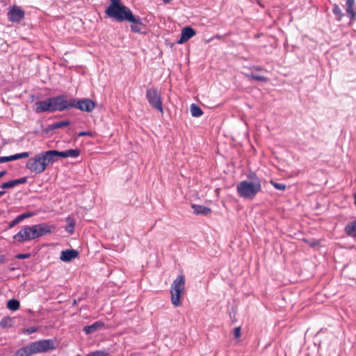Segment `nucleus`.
Masks as SVG:
<instances>
[{"label":"nucleus","instance_id":"25","mask_svg":"<svg viewBox=\"0 0 356 356\" xmlns=\"http://www.w3.org/2000/svg\"><path fill=\"white\" fill-rule=\"evenodd\" d=\"M191 113L193 117H200L203 114L201 108L195 104H192L191 106Z\"/></svg>","mask_w":356,"mask_h":356},{"label":"nucleus","instance_id":"6","mask_svg":"<svg viewBox=\"0 0 356 356\" xmlns=\"http://www.w3.org/2000/svg\"><path fill=\"white\" fill-rule=\"evenodd\" d=\"M146 98L149 105L163 113V103L160 91L157 88H152L146 90Z\"/></svg>","mask_w":356,"mask_h":356},{"label":"nucleus","instance_id":"26","mask_svg":"<svg viewBox=\"0 0 356 356\" xmlns=\"http://www.w3.org/2000/svg\"><path fill=\"white\" fill-rule=\"evenodd\" d=\"M13 325V319L10 316H4L0 321V326L3 328L10 327Z\"/></svg>","mask_w":356,"mask_h":356},{"label":"nucleus","instance_id":"30","mask_svg":"<svg viewBox=\"0 0 356 356\" xmlns=\"http://www.w3.org/2000/svg\"><path fill=\"white\" fill-rule=\"evenodd\" d=\"M67 221L68 224H67L65 229L68 233L72 234L74 232V229L75 221L74 219H72L70 217L67 218Z\"/></svg>","mask_w":356,"mask_h":356},{"label":"nucleus","instance_id":"22","mask_svg":"<svg viewBox=\"0 0 356 356\" xmlns=\"http://www.w3.org/2000/svg\"><path fill=\"white\" fill-rule=\"evenodd\" d=\"M26 179H12L10 181L3 183L0 188L2 189L8 188H13L15 186H17L19 184H24L26 182Z\"/></svg>","mask_w":356,"mask_h":356},{"label":"nucleus","instance_id":"15","mask_svg":"<svg viewBox=\"0 0 356 356\" xmlns=\"http://www.w3.org/2000/svg\"><path fill=\"white\" fill-rule=\"evenodd\" d=\"M185 289V277L184 275H179L173 281L170 290H184Z\"/></svg>","mask_w":356,"mask_h":356},{"label":"nucleus","instance_id":"37","mask_svg":"<svg viewBox=\"0 0 356 356\" xmlns=\"http://www.w3.org/2000/svg\"><path fill=\"white\" fill-rule=\"evenodd\" d=\"M78 136H91V134H90V132H88V131H81V132L79 133Z\"/></svg>","mask_w":356,"mask_h":356},{"label":"nucleus","instance_id":"32","mask_svg":"<svg viewBox=\"0 0 356 356\" xmlns=\"http://www.w3.org/2000/svg\"><path fill=\"white\" fill-rule=\"evenodd\" d=\"M270 184L277 189L280 191L285 190L286 186L284 184H280L276 182L274 179H270Z\"/></svg>","mask_w":356,"mask_h":356},{"label":"nucleus","instance_id":"7","mask_svg":"<svg viewBox=\"0 0 356 356\" xmlns=\"http://www.w3.org/2000/svg\"><path fill=\"white\" fill-rule=\"evenodd\" d=\"M52 105V111L62 112L72 108L71 99H68L65 95H60L50 97Z\"/></svg>","mask_w":356,"mask_h":356},{"label":"nucleus","instance_id":"18","mask_svg":"<svg viewBox=\"0 0 356 356\" xmlns=\"http://www.w3.org/2000/svg\"><path fill=\"white\" fill-rule=\"evenodd\" d=\"M191 208L193 209V213L195 215L202 214L207 216L211 212L210 208L202 205L193 204H191Z\"/></svg>","mask_w":356,"mask_h":356},{"label":"nucleus","instance_id":"45","mask_svg":"<svg viewBox=\"0 0 356 356\" xmlns=\"http://www.w3.org/2000/svg\"><path fill=\"white\" fill-rule=\"evenodd\" d=\"M86 356H90V353H89V354H88Z\"/></svg>","mask_w":356,"mask_h":356},{"label":"nucleus","instance_id":"14","mask_svg":"<svg viewBox=\"0 0 356 356\" xmlns=\"http://www.w3.org/2000/svg\"><path fill=\"white\" fill-rule=\"evenodd\" d=\"M105 327V324L104 323L99 321H96L94 323H92V325H86L83 327V332L86 334H92V333H94L98 330H102V328H104Z\"/></svg>","mask_w":356,"mask_h":356},{"label":"nucleus","instance_id":"9","mask_svg":"<svg viewBox=\"0 0 356 356\" xmlns=\"http://www.w3.org/2000/svg\"><path fill=\"white\" fill-rule=\"evenodd\" d=\"M25 12L19 6L13 5L8 12V20L11 22L18 23L24 18Z\"/></svg>","mask_w":356,"mask_h":356},{"label":"nucleus","instance_id":"20","mask_svg":"<svg viewBox=\"0 0 356 356\" xmlns=\"http://www.w3.org/2000/svg\"><path fill=\"white\" fill-rule=\"evenodd\" d=\"M355 1V0H346V13L350 20H355L356 17V12L354 10Z\"/></svg>","mask_w":356,"mask_h":356},{"label":"nucleus","instance_id":"35","mask_svg":"<svg viewBox=\"0 0 356 356\" xmlns=\"http://www.w3.org/2000/svg\"><path fill=\"white\" fill-rule=\"evenodd\" d=\"M234 335L235 338L238 339L241 337V327H236L234 330Z\"/></svg>","mask_w":356,"mask_h":356},{"label":"nucleus","instance_id":"40","mask_svg":"<svg viewBox=\"0 0 356 356\" xmlns=\"http://www.w3.org/2000/svg\"><path fill=\"white\" fill-rule=\"evenodd\" d=\"M4 262H5L4 255L0 254V264H3Z\"/></svg>","mask_w":356,"mask_h":356},{"label":"nucleus","instance_id":"36","mask_svg":"<svg viewBox=\"0 0 356 356\" xmlns=\"http://www.w3.org/2000/svg\"><path fill=\"white\" fill-rule=\"evenodd\" d=\"M14 220L18 224L19 222H20L21 221L24 220V216H22V214H20L17 217H16Z\"/></svg>","mask_w":356,"mask_h":356},{"label":"nucleus","instance_id":"5","mask_svg":"<svg viewBox=\"0 0 356 356\" xmlns=\"http://www.w3.org/2000/svg\"><path fill=\"white\" fill-rule=\"evenodd\" d=\"M33 354L46 353L54 350L56 348L57 344L56 341L52 339H42L30 343Z\"/></svg>","mask_w":356,"mask_h":356},{"label":"nucleus","instance_id":"11","mask_svg":"<svg viewBox=\"0 0 356 356\" xmlns=\"http://www.w3.org/2000/svg\"><path fill=\"white\" fill-rule=\"evenodd\" d=\"M195 31L190 27L186 26L182 29L181 37L178 40L179 44H183L195 35Z\"/></svg>","mask_w":356,"mask_h":356},{"label":"nucleus","instance_id":"12","mask_svg":"<svg viewBox=\"0 0 356 356\" xmlns=\"http://www.w3.org/2000/svg\"><path fill=\"white\" fill-rule=\"evenodd\" d=\"M70 124V121L68 120L61 121V122H56L53 124H51L48 125L45 129H43V133L45 134H49L53 131L57 129H60L65 127H67Z\"/></svg>","mask_w":356,"mask_h":356},{"label":"nucleus","instance_id":"4","mask_svg":"<svg viewBox=\"0 0 356 356\" xmlns=\"http://www.w3.org/2000/svg\"><path fill=\"white\" fill-rule=\"evenodd\" d=\"M49 164H52L48 152H42L31 158L26 163V167L31 171L41 173Z\"/></svg>","mask_w":356,"mask_h":356},{"label":"nucleus","instance_id":"8","mask_svg":"<svg viewBox=\"0 0 356 356\" xmlns=\"http://www.w3.org/2000/svg\"><path fill=\"white\" fill-rule=\"evenodd\" d=\"M71 105L72 108H78L81 111H85L87 113L92 112L95 108V102L90 99H75L71 98Z\"/></svg>","mask_w":356,"mask_h":356},{"label":"nucleus","instance_id":"43","mask_svg":"<svg viewBox=\"0 0 356 356\" xmlns=\"http://www.w3.org/2000/svg\"><path fill=\"white\" fill-rule=\"evenodd\" d=\"M355 204L356 205V193L353 194Z\"/></svg>","mask_w":356,"mask_h":356},{"label":"nucleus","instance_id":"19","mask_svg":"<svg viewBox=\"0 0 356 356\" xmlns=\"http://www.w3.org/2000/svg\"><path fill=\"white\" fill-rule=\"evenodd\" d=\"M184 290H170L172 304L176 307L181 305L180 298Z\"/></svg>","mask_w":356,"mask_h":356},{"label":"nucleus","instance_id":"39","mask_svg":"<svg viewBox=\"0 0 356 356\" xmlns=\"http://www.w3.org/2000/svg\"><path fill=\"white\" fill-rule=\"evenodd\" d=\"M17 224V223L15 222V220H13V221H11V222H10L9 227L11 228V227H13L15 226Z\"/></svg>","mask_w":356,"mask_h":356},{"label":"nucleus","instance_id":"34","mask_svg":"<svg viewBox=\"0 0 356 356\" xmlns=\"http://www.w3.org/2000/svg\"><path fill=\"white\" fill-rule=\"evenodd\" d=\"M31 257V254L30 253H26V254H18L16 255V258L17 259H28Z\"/></svg>","mask_w":356,"mask_h":356},{"label":"nucleus","instance_id":"31","mask_svg":"<svg viewBox=\"0 0 356 356\" xmlns=\"http://www.w3.org/2000/svg\"><path fill=\"white\" fill-rule=\"evenodd\" d=\"M90 356H108V352L105 350H98L90 353Z\"/></svg>","mask_w":356,"mask_h":356},{"label":"nucleus","instance_id":"17","mask_svg":"<svg viewBox=\"0 0 356 356\" xmlns=\"http://www.w3.org/2000/svg\"><path fill=\"white\" fill-rule=\"evenodd\" d=\"M47 152L52 163L58 161L60 158H67L65 150L60 152L58 150L52 149L48 150Z\"/></svg>","mask_w":356,"mask_h":356},{"label":"nucleus","instance_id":"27","mask_svg":"<svg viewBox=\"0 0 356 356\" xmlns=\"http://www.w3.org/2000/svg\"><path fill=\"white\" fill-rule=\"evenodd\" d=\"M19 302L16 299L9 300L7 302V307L12 311H16L19 307Z\"/></svg>","mask_w":356,"mask_h":356},{"label":"nucleus","instance_id":"23","mask_svg":"<svg viewBox=\"0 0 356 356\" xmlns=\"http://www.w3.org/2000/svg\"><path fill=\"white\" fill-rule=\"evenodd\" d=\"M31 347V344H29L26 346L18 349L15 353L16 356H29L33 355V352Z\"/></svg>","mask_w":356,"mask_h":356},{"label":"nucleus","instance_id":"21","mask_svg":"<svg viewBox=\"0 0 356 356\" xmlns=\"http://www.w3.org/2000/svg\"><path fill=\"white\" fill-rule=\"evenodd\" d=\"M344 231L348 236L356 238V219L348 222L345 226Z\"/></svg>","mask_w":356,"mask_h":356},{"label":"nucleus","instance_id":"1","mask_svg":"<svg viewBox=\"0 0 356 356\" xmlns=\"http://www.w3.org/2000/svg\"><path fill=\"white\" fill-rule=\"evenodd\" d=\"M111 3L106 9L107 16L113 17L119 22H128L132 23L131 30L134 33H141V28L145 26L138 16L133 15L131 9L121 3V0H109Z\"/></svg>","mask_w":356,"mask_h":356},{"label":"nucleus","instance_id":"24","mask_svg":"<svg viewBox=\"0 0 356 356\" xmlns=\"http://www.w3.org/2000/svg\"><path fill=\"white\" fill-rule=\"evenodd\" d=\"M332 13L334 15L335 19L337 21H341L342 17L344 16V14L343 13L341 9L336 3L333 4Z\"/></svg>","mask_w":356,"mask_h":356},{"label":"nucleus","instance_id":"38","mask_svg":"<svg viewBox=\"0 0 356 356\" xmlns=\"http://www.w3.org/2000/svg\"><path fill=\"white\" fill-rule=\"evenodd\" d=\"M22 216H24V219L26 218H29V217H31L33 216V213H22Z\"/></svg>","mask_w":356,"mask_h":356},{"label":"nucleus","instance_id":"42","mask_svg":"<svg viewBox=\"0 0 356 356\" xmlns=\"http://www.w3.org/2000/svg\"><path fill=\"white\" fill-rule=\"evenodd\" d=\"M5 191L3 190L0 191V197L5 194Z\"/></svg>","mask_w":356,"mask_h":356},{"label":"nucleus","instance_id":"16","mask_svg":"<svg viewBox=\"0 0 356 356\" xmlns=\"http://www.w3.org/2000/svg\"><path fill=\"white\" fill-rule=\"evenodd\" d=\"M29 153L25 152L19 153V154H15L9 156H1L0 157V163L12 161L17 160V159H22V158H27V157H29Z\"/></svg>","mask_w":356,"mask_h":356},{"label":"nucleus","instance_id":"44","mask_svg":"<svg viewBox=\"0 0 356 356\" xmlns=\"http://www.w3.org/2000/svg\"><path fill=\"white\" fill-rule=\"evenodd\" d=\"M255 69H256V70H257V71L261 70V67H255Z\"/></svg>","mask_w":356,"mask_h":356},{"label":"nucleus","instance_id":"10","mask_svg":"<svg viewBox=\"0 0 356 356\" xmlns=\"http://www.w3.org/2000/svg\"><path fill=\"white\" fill-rule=\"evenodd\" d=\"M34 106V111L36 113H42L44 112L53 113L50 97L43 101L36 102Z\"/></svg>","mask_w":356,"mask_h":356},{"label":"nucleus","instance_id":"41","mask_svg":"<svg viewBox=\"0 0 356 356\" xmlns=\"http://www.w3.org/2000/svg\"><path fill=\"white\" fill-rule=\"evenodd\" d=\"M6 174V171L3 170L0 172V178Z\"/></svg>","mask_w":356,"mask_h":356},{"label":"nucleus","instance_id":"33","mask_svg":"<svg viewBox=\"0 0 356 356\" xmlns=\"http://www.w3.org/2000/svg\"><path fill=\"white\" fill-rule=\"evenodd\" d=\"M37 330H38L37 327H34V326L29 327L24 330V333L31 334L35 332Z\"/></svg>","mask_w":356,"mask_h":356},{"label":"nucleus","instance_id":"28","mask_svg":"<svg viewBox=\"0 0 356 356\" xmlns=\"http://www.w3.org/2000/svg\"><path fill=\"white\" fill-rule=\"evenodd\" d=\"M66 156L70 158H77L81 154V150L79 148L76 149H69L65 150Z\"/></svg>","mask_w":356,"mask_h":356},{"label":"nucleus","instance_id":"2","mask_svg":"<svg viewBox=\"0 0 356 356\" xmlns=\"http://www.w3.org/2000/svg\"><path fill=\"white\" fill-rule=\"evenodd\" d=\"M50 232L51 227L45 223L38 224L33 226L26 225L17 233L13 238L18 242H24L33 240Z\"/></svg>","mask_w":356,"mask_h":356},{"label":"nucleus","instance_id":"3","mask_svg":"<svg viewBox=\"0 0 356 356\" xmlns=\"http://www.w3.org/2000/svg\"><path fill=\"white\" fill-rule=\"evenodd\" d=\"M261 190V185L258 179H244L236 186L238 195L245 200H253Z\"/></svg>","mask_w":356,"mask_h":356},{"label":"nucleus","instance_id":"29","mask_svg":"<svg viewBox=\"0 0 356 356\" xmlns=\"http://www.w3.org/2000/svg\"><path fill=\"white\" fill-rule=\"evenodd\" d=\"M247 76L250 80H254V81H261V82H267L268 80V79L266 76L257 75V74H247Z\"/></svg>","mask_w":356,"mask_h":356},{"label":"nucleus","instance_id":"13","mask_svg":"<svg viewBox=\"0 0 356 356\" xmlns=\"http://www.w3.org/2000/svg\"><path fill=\"white\" fill-rule=\"evenodd\" d=\"M79 256V252L76 250H66L61 252L60 259L63 261H70Z\"/></svg>","mask_w":356,"mask_h":356}]
</instances>
